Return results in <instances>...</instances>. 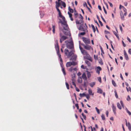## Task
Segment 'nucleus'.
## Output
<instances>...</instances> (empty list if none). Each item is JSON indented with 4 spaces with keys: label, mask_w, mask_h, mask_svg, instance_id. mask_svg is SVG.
Segmentation results:
<instances>
[{
    "label": "nucleus",
    "mask_w": 131,
    "mask_h": 131,
    "mask_svg": "<svg viewBox=\"0 0 131 131\" xmlns=\"http://www.w3.org/2000/svg\"><path fill=\"white\" fill-rule=\"evenodd\" d=\"M65 42L66 43L67 47L71 50L70 51L67 49H65L64 50L65 54L67 56V58H69L73 54V50L74 48L73 43L72 40L70 42L66 40L65 41Z\"/></svg>",
    "instance_id": "nucleus-1"
},
{
    "label": "nucleus",
    "mask_w": 131,
    "mask_h": 131,
    "mask_svg": "<svg viewBox=\"0 0 131 131\" xmlns=\"http://www.w3.org/2000/svg\"><path fill=\"white\" fill-rule=\"evenodd\" d=\"M78 28V29L80 30L85 31L87 30V26L86 25V24H84L83 23Z\"/></svg>",
    "instance_id": "nucleus-2"
},
{
    "label": "nucleus",
    "mask_w": 131,
    "mask_h": 131,
    "mask_svg": "<svg viewBox=\"0 0 131 131\" xmlns=\"http://www.w3.org/2000/svg\"><path fill=\"white\" fill-rule=\"evenodd\" d=\"M80 16L79 17L80 19L79 20L77 19L76 21V23L77 24H81V23L83 22V17L81 14H80Z\"/></svg>",
    "instance_id": "nucleus-3"
},
{
    "label": "nucleus",
    "mask_w": 131,
    "mask_h": 131,
    "mask_svg": "<svg viewBox=\"0 0 131 131\" xmlns=\"http://www.w3.org/2000/svg\"><path fill=\"white\" fill-rule=\"evenodd\" d=\"M83 41L86 44H89L90 43V40L85 37H83L82 38Z\"/></svg>",
    "instance_id": "nucleus-4"
},
{
    "label": "nucleus",
    "mask_w": 131,
    "mask_h": 131,
    "mask_svg": "<svg viewBox=\"0 0 131 131\" xmlns=\"http://www.w3.org/2000/svg\"><path fill=\"white\" fill-rule=\"evenodd\" d=\"M86 56H85L84 57V58L85 59H88L91 62H92V60L91 57H90L89 54H88V55H86Z\"/></svg>",
    "instance_id": "nucleus-5"
},
{
    "label": "nucleus",
    "mask_w": 131,
    "mask_h": 131,
    "mask_svg": "<svg viewBox=\"0 0 131 131\" xmlns=\"http://www.w3.org/2000/svg\"><path fill=\"white\" fill-rule=\"evenodd\" d=\"M68 38V37L67 36H62L60 38V42L61 43L64 40H66Z\"/></svg>",
    "instance_id": "nucleus-6"
},
{
    "label": "nucleus",
    "mask_w": 131,
    "mask_h": 131,
    "mask_svg": "<svg viewBox=\"0 0 131 131\" xmlns=\"http://www.w3.org/2000/svg\"><path fill=\"white\" fill-rule=\"evenodd\" d=\"M81 44L82 46H83L84 48L86 50H90L91 48V46L89 45H85L83 43Z\"/></svg>",
    "instance_id": "nucleus-7"
},
{
    "label": "nucleus",
    "mask_w": 131,
    "mask_h": 131,
    "mask_svg": "<svg viewBox=\"0 0 131 131\" xmlns=\"http://www.w3.org/2000/svg\"><path fill=\"white\" fill-rule=\"evenodd\" d=\"M62 31L64 33V34L65 35L67 36H70L71 35V33L69 31H66L63 30H62Z\"/></svg>",
    "instance_id": "nucleus-8"
},
{
    "label": "nucleus",
    "mask_w": 131,
    "mask_h": 131,
    "mask_svg": "<svg viewBox=\"0 0 131 131\" xmlns=\"http://www.w3.org/2000/svg\"><path fill=\"white\" fill-rule=\"evenodd\" d=\"M124 56L125 58V59L127 60H129V58L125 50H124Z\"/></svg>",
    "instance_id": "nucleus-9"
},
{
    "label": "nucleus",
    "mask_w": 131,
    "mask_h": 131,
    "mask_svg": "<svg viewBox=\"0 0 131 131\" xmlns=\"http://www.w3.org/2000/svg\"><path fill=\"white\" fill-rule=\"evenodd\" d=\"M81 52L82 54L84 55H86L87 54L88 55V54L87 51L84 49H83V50L81 51Z\"/></svg>",
    "instance_id": "nucleus-10"
},
{
    "label": "nucleus",
    "mask_w": 131,
    "mask_h": 131,
    "mask_svg": "<svg viewBox=\"0 0 131 131\" xmlns=\"http://www.w3.org/2000/svg\"><path fill=\"white\" fill-rule=\"evenodd\" d=\"M120 14L121 19L122 20H124V17L123 13L122 11H121L120 12Z\"/></svg>",
    "instance_id": "nucleus-11"
},
{
    "label": "nucleus",
    "mask_w": 131,
    "mask_h": 131,
    "mask_svg": "<svg viewBox=\"0 0 131 131\" xmlns=\"http://www.w3.org/2000/svg\"><path fill=\"white\" fill-rule=\"evenodd\" d=\"M56 8H59L61 5V3L59 2H58L57 1H56Z\"/></svg>",
    "instance_id": "nucleus-12"
},
{
    "label": "nucleus",
    "mask_w": 131,
    "mask_h": 131,
    "mask_svg": "<svg viewBox=\"0 0 131 131\" xmlns=\"http://www.w3.org/2000/svg\"><path fill=\"white\" fill-rule=\"evenodd\" d=\"M77 56L76 55H74L71 58H70V60H75L76 59Z\"/></svg>",
    "instance_id": "nucleus-13"
},
{
    "label": "nucleus",
    "mask_w": 131,
    "mask_h": 131,
    "mask_svg": "<svg viewBox=\"0 0 131 131\" xmlns=\"http://www.w3.org/2000/svg\"><path fill=\"white\" fill-rule=\"evenodd\" d=\"M126 126L128 127L129 130L131 131V125L129 122H128L127 125H126Z\"/></svg>",
    "instance_id": "nucleus-14"
},
{
    "label": "nucleus",
    "mask_w": 131,
    "mask_h": 131,
    "mask_svg": "<svg viewBox=\"0 0 131 131\" xmlns=\"http://www.w3.org/2000/svg\"><path fill=\"white\" fill-rule=\"evenodd\" d=\"M82 77L84 80H87V78L84 73H83L82 74Z\"/></svg>",
    "instance_id": "nucleus-15"
},
{
    "label": "nucleus",
    "mask_w": 131,
    "mask_h": 131,
    "mask_svg": "<svg viewBox=\"0 0 131 131\" xmlns=\"http://www.w3.org/2000/svg\"><path fill=\"white\" fill-rule=\"evenodd\" d=\"M57 49V54L58 55L59 58H61V55L60 53L59 48L58 49Z\"/></svg>",
    "instance_id": "nucleus-16"
},
{
    "label": "nucleus",
    "mask_w": 131,
    "mask_h": 131,
    "mask_svg": "<svg viewBox=\"0 0 131 131\" xmlns=\"http://www.w3.org/2000/svg\"><path fill=\"white\" fill-rule=\"evenodd\" d=\"M88 92L89 94L90 95H94V93H93L92 92V90L90 89H89L88 90Z\"/></svg>",
    "instance_id": "nucleus-17"
},
{
    "label": "nucleus",
    "mask_w": 131,
    "mask_h": 131,
    "mask_svg": "<svg viewBox=\"0 0 131 131\" xmlns=\"http://www.w3.org/2000/svg\"><path fill=\"white\" fill-rule=\"evenodd\" d=\"M113 33H114V34L115 35V36H116L117 38H118V40H119V37L118 35L117 34V32H115L114 31H113Z\"/></svg>",
    "instance_id": "nucleus-18"
},
{
    "label": "nucleus",
    "mask_w": 131,
    "mask_h": 131,
    "mask_svg": "<svg viewBox=\"0 0 131 131\" xmlns=\"http://www.w3.org/2000/svg\"><path fill=\"white\" fill-rule=\"evenodd\" d=\"M71 63V62H67L66 64V67H70L72 65V64Z\"/></svg>",
    "instance_id": "nucleus-19"
},
{
    "label": "nucleus",
    "mask_w": 131,
    "mask_h": 131,
    "mask_svg": "<svg viewBox=\"0 0 131 131\" xmlns=\"http://www.w3.org/2000/svg\"><path fill=\"white\" fill-rule=\"evenodd\" d=\"M97 92L100 94H102V91L101 89L98 88Z\"/></svg>",
    "instance_id": "nucleus-20"
},
{
    "label": "nucleus",
    "mask_w": 131,
    "mask_h": 131,
    "mask_svg": "<svg viewBox=\"0 0 131 131\" xmlns=\"http://www.w3.org/2000/svg\"><path fill=\"white\" fill-rule=\"evenodd\" d=\"M95 82H93L90 83L89 84V85L91 87H93L95 85Z\"/></svg>",
    "instance_id": "nucleus-21"
},
{
    "label": "nucleus",
    "mask_w": 131,
    "mask_h": 131,
    "mask_svg": "<svg viewBox=\"0 0 131 131\" xmlns=\"http://www.w3.org/2000/svg\"><path fill=\"white\" fill-rule=\"evenodd\" d=\"M74 14L75 16V18L77 17L78 15V14L75 10H74Z\"/></svg>",
    "instance_id": "nucleus-22"
},
{
    "label": "nucleus",
    "mask_w": 131,
    "mask_h": 131,
    "mask_svg": "<svg viewBox=\"0 0 131 131\" xmlns=\"http://www.w3.org/2000/svg\"><path fill=\"white\" fill-rule=\"evenodd\" d=\"M82 81V78L81 77L79 78V79L78 80V81L79 83H81Z\"/></svg>",
    "instance_id": "nucleus-23"
},
{
    "label": "nucleus",
    "mask_w": 131,
    "mask_h": 131,
    "mask_svg": "<svg viewBox=\"0 0 131 131\" xmlns=\"http://www.w3.org/2000/svg\"><path fill=\"white\" fill-rule=\"evenodd\" d=\"M85 63L88 65V66H91V64L90 62L88 60H85Z\"/></svg>",
    "instance_id": "nucleus-24"
},
{
    "label": "nucleus",
    "mask_w": 131,
    "mask_h": 131,
    "mask_svg": "<svg viewBox=\"0 0 131 131\" xmlns=\"http://www.w3.org/2000/svg\"><path fill=\"white\" fill-rule=\"evenodd\" d=\"M63 28L64 30H68V29H69L68 25H67V26H63Z\"/></svg>",
    "instance_id": "nucleus-25"
},
{
    "label": "nucleus",
    "mask_w": 131,
    "mask_h": 131,
    "mask_svg": "<svg viewBox=\"0 0 131 131\" xmlns=\"http://www.w3.org/2000/svg\"><path fill=\"white\" fill-rule=\"evenodd\" d=\"M61 2L62 3V5L64 7H66V4L64 2L62 1H61Z\"/></svg>",
    "instance_id": "nucleus-26"
},
{
    "label": "nucleus",
    "mask_w": 131,
    "mask_h": 131,
    "mask_svg": "<svg viewBox=\"0 0 131 131\" xmlns=\"http://www.w3.org/2000/svg\"><path fill=\"white\" fill-rule=\"evenodd\" d=\"M117 106L118 107L119 109L121 110L122 109L119 103H117Z\"/></svg>",
    "instance_id": "nucleus-27"
},
{
    "label": "nucleus",
    "mask_w": 131,
    "mask_h": 131,
    "mask_svg": "<svg viewBox=\"0 0 131 131\" xmlns=\"http://www.w3.org/2000/svg\"><path fill=\"white\" fill-rule=\"evenodd\" d=\"M62 71L63 73V74L64 75H66V73L65 72L64 68H63L62 66Z\"/></svg>",
    "instance_id": "nucleus-28"
},
{
    "label": "nucleus",
    "mask_w": 131,
    "mask_h": 131,
    "mask_svg": "<svg viewBox=\"0 0 131 131\" xmlns=\"http://www.w3.org/2000/svg\"><path fill=\"white\" fill-rule=\"evenodd\" d=\"M112 83L113 85L114 86H116V84L115 82V81L113 80H112Z\"/></svg>",
    "instance_id": "nucleus-29"
},
{
    "label": "nucleus",
    "mask_w": 131,
    "mask_h": 131,
    "mask_svg": "<svg viewBox=\"0 0 131 131\" xmlns=\"http://www.w3.org/2000/svg\"><path fill=\"white\" fill-rule=\"evenodd\" d=\"M68 9L70 13H72L73 12V10L70 8V6H69L68 7Z\"/></svg>",
    "instance_id": "nucleus-30"
},
{
    "label": "nucleus",
    "mask_w": 131,
    "mask_h": 131,
    "mask_svg": "<svg viewBox=\"0 0 131 131\" xmlns=\"http://www.w3.org/2000/svg\"><path fill=\"white\" fill-rule=\"evenodd\" d=\"M114 92L115 93V96L116 98L117 99L118 98V96L116 90L114 91Z\"/></svg>",
    "instance_id": "nucleus-31"
},
{
    "label": "nucleus",
    "mask_w": 131,
    "mask_h": 131,
    "mask_svg": "<svg viewBox=\"0 0 131 131\" xmlns=\"http://www.w3.org/2000/svg\"><path fill=\"white\" fill-rule=\"evenodd\" d=\"M91 26L93 29L94 32H95L96 30L93 24H91Z\"/></svg>",
    "instance_id": "nucleus-32"
},
{
    "label": "nucleus",
    "mask_w": 131,
    "mask_h": 131,
    "mask_svg": "<svg viewBox=\"0 0 131 131\" xmlns=\"http://www.w3.org/2000/svg\"><path fill=\"white\" fill-rule=\"evenodd\" d=\"M60 23L62 24H63V25H64V26H67V24L66 23H66H65L63 21H60Z\"/></svg>",
    "instance_id": "nucleus-33"
},
{
    "label": "nucleus",
    "mask_w": 131,
    "mask_h": 131,
    "mask_svg": "<svg viewBox=\"0 0 131 131\" xmlns=\"http://www.w3.org/2000/svg\"><path fill=\"white\" fill-rule=\"evenodd\" d=\"M60 59V61L61 62L60 63V65L62 67V64H63V61L61 58H59Z\"/></svg>",
    "instance_id": "nucleus-34"
},
{
    "label": "nucleus",
    "mask_w": 131,
    "mask_h": 131,
    "mask_svg": "<svg viewBox=\"0 0 131 131\" xmlns=\"http://www.w3.org/2000/svg\"><path fill=\"white\" fill-rule=\"evenodd\" d=\"M85 96L86 97L88 100H89V99L90 97L88 94H85Z\"/></svg>",
    "instance_id": "nucleus-35"
},
{
    "label": "nucleus",
    "mask_w": 131,
    "mask_h": 131,
    "mask_svg": "<svg viewBox=\"0 0 131 131\" xmlns=\"http://www.w3.org/2000/svg\"><path fill=\"white\" fill-rule=\"evenodd\" d=\"M101 117L102 119L103 120H105V118L104 116V115L103 114H102L101 115Z\"/></svg>",
    "instance_id": "nucleus-36"
},
{
    "label": "nucleus",
    "mask_w": 131,
    "mask_h": 131,
    "mask_svg": "<svg viewBox=\"0 0 131 131\" xmlns=\"http://www.w3.org/2000/svg\"><path fill=\"white\" fill-rule=\"evenodd\" d=\"M112 109L113 110V111H116V107L114 106L113 104L112 105Z\"/></svg>",
    "instance_id": "nucleus-37"
},
{
    "label": "nucleus",
    "mask_w": 131,
    "mask_h": 131,
    "mask_svg": "<svg viewBox=\"0 0 131 131\" xmlns=\"http://www.w3.org/2000/svg\"><path fill=\"white\" fill-rule=\"evenodd\" d=\"M85 95V94L84 93H83L82 94L80 93L79 94L80 96L81 97L84 96Z\"/></svg>",
    "instance_id": "nucleus-38"
},
{
    "label": "nucleus",
    "mask_w": 131,
    "mask_h": 131,
    "mask_svg": "<svg viewBox=\"0 0 131 131\" xmlns=\"http://www.w3.org/2000/svg\"><path fill=\"white\" fill-rule=\"evenodd\" d=\"M56 43L57 45H55L56 48L58 49L59 48V46L58 44V41L57 40H56Z\"/></svg>",
    "instance_id": "nucleus-39"
},
{
    "label": "nucleus",
    "mask_w": 131,
    "mask_h": 131,
    "mask_svg": "<svg viewBox=\"0 0 131 131\" xmlns=\"http://www.w3.org/2000/svg\"><path fill=\"white\" fill-rule=\"evenodd\" d=\"M81 115H82L84 119L85 120H86V116L83 113H82V114H81Z\"/></svg>",
    "instance_id": "nucleus-40"
},
{
    "label": "nucleus",
    "mask_w": 131,
    "mask_h": 131,
    "mask_svg": "<svg viewBox=\"0 0 131 131\" xmlns=\"http://www.w3.org/2000/svg\"><path fill=\"white\" fill-rule=\"evenodd\" d=\"M85 5H86V8H87V9H88V10H89V11L90 12H91V10H90V9L89 8L88 6H87V5L85 2Z\"/></svg>",
    "instance_id": "nucleus-41"
},
{
    "label": "nucleus",
    "mask_w": 131,
    "mask_h": 131,
    "mask_svg": "<svg viewBox=\"0 0 131 131\" xmlns=\"http://www.w3.org/2000/svg\"><path fill=\"white\" fill-rule=\"evenodd\" d=\"M66 84L67 89H69V84H68V83H67V82H66Z\"/></svg>",
    "instance_id": "nucleus-42"
},
{
    "label": "nucleus",
    "mask_w": 131,
    "mask_h": 131,
    "mask_svg": "<svg viewBox=\"0 0 131 131\" xmlns=\"http://www.w3.org/2000/svg\"><path fill=\"white\" fill-rule=\"evenodd\" d=\"M126 88L128 92L129 91L130 92H131V88L130 87H129L128 88L127 87H126Z\"/></svg>",
    "instance_id": "nucleus-43"
},
{
    "label": "nucleus",
    "mask_w": 131,
    "mask_h": 131,
    "mask_svg": "<svg viewBox=\"0 0 131 131\" xmlns=\"http://www.w3.org/2000/svg\"><path fill=\"white\" fill-rule=\"evenodd\" d=\"M127 112L128 114L129 115H131V113L129 111L127 108H126Z\"/></svg>",
    "instance_id": "nucleus-44"
},
{
    "label": "nucleus",
    "mask_w": 131,
    "mask_h": 131,
    "mask_svg": "<svg viewBox=\"0 0 131 131\" xmlns=\"http://www.w3.org/2000/svg\"><path fill=\"white\" fill-rule=\"evenodd\" d=\"M120 102L121 104L122 107L123 108H124V105L123 104V102H122V101L121 100L120 101Z\"/></svg>",
    "instance_id": "nucleus-45"
},
{
    "label": "nucleus",
    "mask_w": 131,
    "mask_h": 131,
    "mask_svg": "<svg viewBox=\"0 0 131 131\" xmlns=\"http://www.w3.org/2000/svg\"><path fill=\"white\" fill-rule=\"evenodd\" d=\"M71 64H72V65L73 66H75L76 65L77 63L74 62H71Z\"/></svg>",
    "instance_id": "nucleus-46"
},
{
    "label": "nucleus",
    "mask_w": 131,
    "mask_h": 131,
    "mask_svg": "<svg viewBox=\"0 0 131 131\" xmlns=\"http://www.w3.org/2000/svg\"><path fill=\"white\" fill-rule=\"evenodd\" d=\"M61 18H62L63 21L65 23H66V21L65 20V18L64 16H62V17H61Z\"/></svg>",
    "instance_id": "nucleus-47"
},
{
    "label": "nucleus",
    "mask_w": 131,
    "mask_h": 131,
    "mask_svg": "<svg viewBox=\"0 0 131 131\" xmlns=\"http://www.w3.org/2000/svg\"><path fill=\"white\" fill-rule=\"evenodd\" d=\"M95 109L96 110V111L97 112L98 114H99L100 113L99 110L96 107H95Z\"/></svg>",
    "instance_id": "nucleus-48"
},
{
    "label": "nucleus",
    "mask_w": 131,
    "mask_h": 131,
    "mask_svg": "<svg viewBox=\"0 0 131 131\" xmlns=\"http://www.w3.org/2000/svg\"><path fill=\"white\" fill-rule=\"evenodd\" d=\"M101 17L102 18V20H103V21L105 23H106V22L105 19H104V18H103V16H102V15H101Z\"/></svg>",
    "instance_id": "nucleus-49"
},
{
    "label": "nucleus",
    "mask_w": 131,
    "mask_h": 131,
    "mask_svg": "<svg viewBox=\"0 0 131 131\" xmlns=\"http://www.w3.org/2000/svg\"><path fill=\"white\" fill-rule=\"evenodd\" d=\"M126 100L128 101H130V98L129 95L127 96Z\"/></svg>",
    "instance_id": "nucleus-50"
},
{
    "label": "nucleus",
    "mask_w": 131,
    "mask_h": 131,
    "mask_svg": "<svg viewBox=\"0 0 131 131\" xmlns=\"http://www.w3.org/2000/svg\"><path fill=\"white\" fill-rule=\"evenodd\" d=\"M53 32L54 34L55 33V26L54 25H52Z\"/></svg>",
    "instance_id": "nucleus-51"
},
{
    "label": "nucleus",
    "mask_w": 131,
    "mask_h": 131,
    "mask_svg": "<svg viewBox=\"0 0 131 131\" xmlns=\"http://www.w3.org/2000/svg\"><path fill=\"white\" fill-rule=\"evenodd\" d=\"M97 80L100 83L101 82V77H99L97 78Z\"/></svg>",
    "instance_id": "nucleus-52"
},
{
    "label": "nucleus",
    "mask_w": 131,
    "mask_h": 131,
    "mask_svg": "<svg viewBox=\"0 0 131 131\" xmlns=\"http://www.w3.org/2000/svg\"><path fill=\"white\" fill-rule=\"evenodd\" d=\"M85 34V32H81L80 34H79V35H84Z\"/></svg>",
    "instance_id": "nucleus-53"
},
{
    "label": "nucleus",
    "mask_w": 131,
    "mask_h": 131,
    "mask_svg": "<svg viewBox=\"0 0 131 131\" xmlns=\"http://www.w3.org/2000/svg\"><path fill=\"white\" fill-rule=\"evenodd\" d=\"M87 77L88 78H89L91 76V74L89 72H88L87 73Z\"/></svg>",
    "instance_id": "nucleus-54"
},
{
    "label": "nucleus",
    "mask_w": 131,
    "mask_h": 131,
    "mask_svg": "<svg viewBox=\"0 0 131 131\" xmlns=\"http://www.w3.org/2000/svg\"><path fill=\"white\" fill-rule=\"evenodd\" d=\"M97 70L101 71V68L100 67L98 66L97 68Z\"/></svg>",
    "instance_id": "nucleus-55"
},
{
    "label": "nucleus",
    "mask_w": 131,
    "mask_h": 131,
    "mask_svg": "<svg viewBox=\"0 0 131 131\" xmlns=\"http://www.w3.org/2000/svg\"><path fill=\"white\" fill-rule=\"evenodd\" d=\"M68 14H69V17L70 18L71 17H72V14L71 13H70L69 12H68Z\"/></svg>",
    "instance_id": "nucleus-56"
},
{
    "label": "nucleus",
    "mask_w": 131,
    "mask_h": 131,
    "mask_svg": "<svg viewBox=\"0 0 131 131\" xmlns=\"http://www.w3.org/2000/svg\"><path fill=\"white\" fill-rule=\"evenodd\" d=\"M99 63L101 65H102L103 64V62L101 59L99 61Z\"/></svg>",
    "instance_id": "nucleus-57"
},
{
    "label": "nucleus",
    "mask_w": 131,
    "mask_h": 131,
    "mask_svg": "<svg viewBox=\"0 0 131 131\" xmlns=\"http://www.w3.org/2000/svg\"><path fill=\"white\" fill-rule=\"evenodd\" d=\"M99 23H100L101 26H103V24H102V22L100 20H99Z\"/></svg>",
    "instance_id": "nucleus-58"
},
{
    "label": "nucleus",
    "mask_w": 131,
    "mask_h": 131,
    "mask_svg": "<svg viewBox=\"0 0 131 131\" xmlns=\"http://www.w3.org/2000/svg\"><path fill=\"white\" fill-rule=\"evenodd\" d=\"M75 106L77 107V109L78 110L79 109V106H78V103L75 104Z\"/></svg>",
    "instance_id": "nucleus-59"
},
{
    "label": "nucleus",
    "mask_w": 131,
    "mask_h": 131,
    "mask_svg": "<svg viewBox=\"0 0 131 131\" xmlns=\"http://www.w3.org/2000/svg\"><path fill=\"white\" fill-rule=\"evenodd\" d=\"M103 8L105 13L106 14H107V12L104 6H103Z\"/></svg>",
    "instance_id": "nucleus-60"
},
{
    "label": "nucleus",
    "mask_w": 131,
    "mask_h": 131,
    "mask_svg": "<svg viewBox=\"0 0 131 131\" xmlns=\"http://www.w3.org/2000/svg\"><path fill=\"white\" fill-rule=\"evenodd\" d=\"M100 48L101 49V51L102 52V53H103L104 54V52L103 50V49H102V47L101 46H100Z\"/></svg>",
    "instance_id": "nucleus-61"
},
{
    "label": "nucleus",
    "mask_w": 131,
    "mask_h": 131,
    "mask_svg": "<svg viewBox=\"0 0 131 131\" xmlns=\"http://www.w3.org/2000/svg\"><path fill=\"white\" fill-rule=\"evenodd\" d=\"M83 86L85 87H86L87 85L86 84V82H84V84H83Z\"/></svg>",
    "instance_id": "nucleus-62"
},
{
    "label": "nucleus",
    "mask_w": 131,
    "mask_h": 131,
    "mask_svg": "<svg viewBox=\"0 0 131 131\" xmlns=\"http://www.w3.org/2000/svg\"><path fill=\"white\" fill-rule=\"evenodd\" d=\"M59 17H62V15L61 13V12H59Z\"/></svg>",
    "instance_id": "nucleus-63"
},
{
    "label": "nucleus",
    "mask_w": 131,
    "mask_h": 131,
    "mask_svg": "<svg viewBox=\"0 0 131 131\" xmlns=\"http://www.w3.org/2000/svg\"><path fill=\"white\" fill-rule=\"evenodd\" d=\"M128 52L130 54H131V49H129L128 50Z\"/></svg>",
    "instance_id": "nucleus-64"
}]
</instances>
